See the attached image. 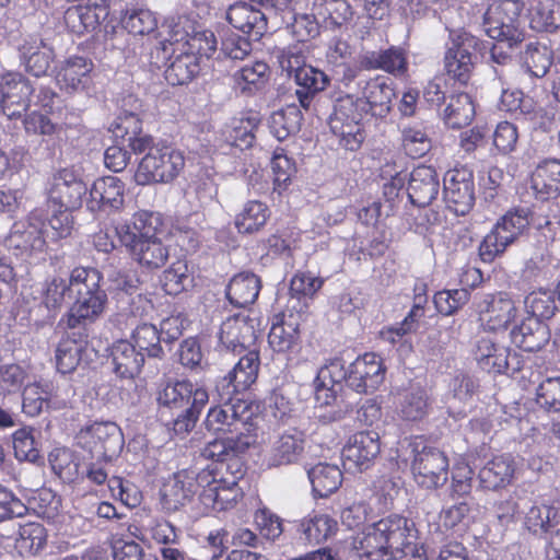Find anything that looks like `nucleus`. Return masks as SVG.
<instances>
[{
    "label": "nucleus",
    "instance_id": "obj_1",
    "mask_svg": "<svg viewBox=\"0 0 560 560\" xmlns=\"http://www.w3.org/2000/svg\"><path fill=\"white\" fill-rule=\"evenodd\" d=\"M211 462L201 469L185 468L174 474L175 504H184L190 495L197 492L199 487L203 488L200 494L202 503L213 511H224L234 505L237 499L236 477L225 486L222 483L221 471L232 466H238V457H229ZM176 508V505H174Z\"/></svg>",
    "mask_w": 560,
    "mask_h": 560
},
{
    "label": "nucleus",
    "instance_id": "obj_2",
    "mask_svg": "<svg viewBox=\"0 0 560 560\" xmlns=\"http://www.w3.org/2000/svg\"><path fill=\"white\" fill-rule=\"evenodd\" d=\"M208 399L207 390L189 381L163 382L155 394L161 419L173 423L176 434L188 433L195 428Z\"/></svg>",
    "mask_w": 560,
    "mask_h": 560
},
{
    "label": "nucleus",
    "instance_id": "obj_3",
    "mask_svg": "<svg viewBox=\"0 0 560 560\" xmlns=\"http://www.w3.org/2000/svg\"><path fill=\"white\" fill-rule=\"evenodd\" d=\"M159 218L153 213L140 212L133 215L131 223L115 228L119 242L131 257L141 266L158 269L168 258V249L156 236Z\"/></svg>",
    "mask_w": 560,
    "mask_h": 560
},
{
    "label": "nucleus",
    "instance_id": "obj_4",
    "mask_svg": "<svg viewBox=\"0 0 560 560\" xmlns=\"http://www.w3.org/2000/svg\"><path fill=\"white\" fill-rule=\"evenodd\" d=\"M103 275L93 267H75L74 284L67 326L74 329L98 319L107 306L106 291L101 287Z\"/></svg>",
    "mask_w": 560,
    "mask_h": 560
},
{
    "label": "nucleus",
    "instance_id": "obj_5",
    "mask_svg": "<svg viewBox=\"0 0 560 560\" xmlns=\"http://www.w3.org/2000/svg\"><path fill=\"white\" fill-rule=\"evenodd\" d=\"M524 9L522 0H495L487 8L482 15V30L497 42H506L513 49L525 38L521 26V14Z\"/></svg>",
    "mask_w": 560,
    "mask_h": 560
},
{
    "label": "nucleus",
    "instance_id": "obj_6",
    "mask_svg": "<svg viewBox=\"0 0 560 560\" xmlns=\"http://www.w3.org/2000/svg\"><path fill=\"white\" fill-rule=\"evenodd\" d=\"M185 166L182 151L158 143V148L150 149L138 164L135 182L138 185L170 183L174 180Z\"/></svg>",
    "mask_w": 560,
    "mask_h": 560
},
{
    "label": "nucleus",
    "instance_id": "obj_7",
    "mask_svg": "<svg viewBox=\"0 0 560 560\" xmlns=\"http://www.w3.org/2000/svg\"><path fill=\"white\" fill-rule=\"evenodd\" d=\"M365 116L364 110L352 94L339 96L334 103L332 113L328 117V126L331 132L340 138V144L354 151L364 140L361 121Z\"/></svg>",
    "mask_w": 560,
    "mask_h": 560
},
{
    "label": "nucleus",
    "instance_id": "obj_8",
    "mask_svg": "<svg viewBox=\"0 0 560 560\" xmlns=\"http://www.w3.org/2000/svg\"><path fill=\"white\" fill-rule=\"evenodd\" d=\"M365 116L364 110L352 94L339 96L334 103L332 113L328 117V126L331 132L340 138V144L354 151L364 140L361 121Z\"/></svg>",
    "mask_w": 560,
    "mask_h": 560
},
{
    "label": "nucleus",
    "instance_id": "obj_9",
    "mask_svg": "<svg viewBox=\"0 0 560 560\" xmlns=\"http://www.w3.org/2000/svg\"><path fill=\"white\" fill-rule=\"evenodd\" d=\"M218 394L222 404L209 410L206 419L207 427L213 431L234 432L241 429L249 431L248 427H254L252 404L233 397V394H225V390H220Z\"/></svg>",
    "mask_w": 560,
    "mask_h": 560
},
{
    "label": "nucleus",
    "instance_id": "obj_10",
    "mask_svg": "<svg viewBox=\"0 0 560 560\" xmlns=\"http://www.w3.org/2000/svg\"><path fill=\"white\" fill-rule=\"evenodd\" d=\"M282 70L287 71L290 78H293L296 85V96L300 105L304 109H308L312 100L322 91H324L330 78L322 70L306 65L303 57L296 54H288L280 61Z\"/></svg>",
    "mask_w": 560,
    "mask_h": 560
},
{
    "label": "nucleus",
    "instance_id": "obj_11",
    "mask_svg": "<svg viewBox=\"0 0 560 560\" xmlns=\"http://www.w3.org/2000/svg\"><path fill=\"white\" fill-rule=\"evenodd\" d=\"M45 219L38 211H33L25 220L13 223L4 245L15 256H31L46 247L44 236Z\"/></svg>",
    "mask_w": 560,
    "mask_h": 560
},
{
    "label": "nucleus",
    "instance_id": "obj_12",
    "mask_svg": "<svg viewBox=\"0 0 560 560\" xmlns=\"http://www.w3.org/2000/svg\"><path fill=\"white\" fill-rule=\"evenodd\" d=\"M380 525L387 560H401L406 552L416 550L419 542L411 521L393 514L380 520Z\"/></svg>",
    "mask_w": 560,
    "mask_h": 560
},
{
    "label": "nucleus",
    "instance_id": "obj_13",
    "mask_svg": "<svg viewBox=\"0 0 560 560\" xmlns=\"http://www.w3.org/2000/svg\"><path fill=\"white\" fill-rule=\"evenodd\" d=\"M34 86L21 73L9 72L0 77V112L9 119L22 117L31 105Z\"/></svg>",
    "mask_w": 560,
    "mask_h": 560
},
{
    "label": "nucleus",
    "instance_id": "obj_14",
    "mask_svg": "<svg viewBox=\"0 0 560 560\" xmlns=\"http://www.w3.org/2000/svg\"><path fill=\"white\" fill-rule=\"evenodd\" d=\"M259 332V320L248 313H237L228 317L222 324L219 340L228 350L241 353L252 350Z\"/></svg>",
    "mask_w": 560,
    "mask_h": 560
},
{
    "label": "nucleus",
    "instance_id": "obj_15",
    "mask_svg": "<svg viewBox=\"0 0 560 560\" xmlns=\"http://www.w3.org/2000/svg\"><path fill=\"white\" fill-rule=\"evenodd\" d=\"M444 201L457 215L467 214L475 205V182L467 168L448 171L444 177Z\"/></svg>",
    "mask_w": 560,
    "mask_h": 560
},
{
    "label": "nucleus",
    "instance_id": "obj_16",
    "mask_svg": "<svg viewBox=\"0 0 560 560\" xmlns=\"http://www.w3.org/2000/svg\"><path fill=\"white\" fill-rule=\"evenodd\" d=\"M359 86L361 89V96H355V98L364 114L385 118L390 113L393 101L396 97L393 82L388 79L376 77L360 82Z\"/></svg>",
    "mask_w": 560,
    "mask_h": 560
},
{
    "label": "nucleus",
    "instance_id": "obj_17",
    "mask_svg": "<svg viewBox=\"0 0 560 560\" xmlns=\"http://www.w3.org/2000/svg\"><path fill=\"white\" fill-rule=\"evenodd\" d=\"M78 445L91 455L114 454L121 447L119 427L112 422H94L77 436Z\"/></svg>",
    "mask_w": 560,
    "mask_h": 560
},
{
    "label": "nucleus",
    "instance_id": "obj_18",
    "mask_svg": "<svg viewBox=\"0 0 560 560\" xmlns=\"http://www.w3.org/2000/svg\"><path fill=\"white\" fill-rule=\"evenodd\" d=\"M125 203V184L115 176H104L94 180L88 209L93 213L110 214L122 209Z\"/></svg>",
    "mask_w": 560,
    "mask_h": 560
},
{
    "label": "nucleus",
    "instance_id": "obj_19",
    "mask_svg": "<svg viewBox=\"0 0 560 560\" xmlns=\"http://www.w3.org/2000/svg\"><path fill=\"white\" fill-rule=\"evenodd\" d=\"M18 51L21 63L34 77L46 74L55 59L54 47L36 34L22 36Z\"/></svg>",
    "mask_w": 560,
    "mask_h": 560
},
{
    "label": "nucleus",
    "instance_id": "obj_20",
    "mask_svg": "<svg viewBox=\"0 0 560 560\" xmlns=\"http://www.w3.org/2000/svg\"><path fill=\"white\" fill-rule=\"evenodd\" d=\"M385 369L375 353H365L350 363L349 388L358 394L375 390L384 381Z\"/></svg>",
    "mask_w": 560,
    "mask_h": 560
},
{
    "label": "nucleus",
    "instance_id": "obj_21",
    "mask_svg": "<svg viewBox=\"0 0 560 560\" xmlns=\"http://www.w3.org/2000/svg\"><path fill=\"white\" fill-rule=\"evenodd\" d=\"M477 42L472 36H465L459 42H453L445 52L444 68L450 78L462 85H466L471 78L476 55L471 49Z\"/></svg>",
    "mask_w": 560,
    "mask_h": 560
},
{
    "label": "nucleus",
    "instance_id": "obj_22",
    "mask_svg": "<svg viewBox=\"0 0 560 560\" xmlns=\"http://www.w3.org/2000/svg\"><path fill=\"white\" fill-rule=\"evenodd\" d=\"M86 192V185L72 171L65 168L55 175L48 200L58 208L77 210L82 206Z\"/></svg>",
    "mask_w": 560,
    "mask_h": 560
},
{
    "label": "nucleus",
    "instance_id": "obj_23",
    "mask_svg": "<svg viewBox=\"0 0 560 560\" xmlns=\"http://www.w3.org/2000/svg\"><path fill=\"white\" fill-rule=\"evenodd\" d=\"M478 312L486 328L493 331L506 328L516 316L515 304L505 293L485 296Z\"/></svg>",
    "mask_w": 560,
    "mask_h": 560
},
{
    "label": "nucleus",
    "instance_id": "obj_24",
    "mask_svg": "<svg viewBox=\"0 0 560 560\" xmlns=\"http://www.w3.org/2000/svg\"><path fill=\"white\" fill-rule=\"evenodd\" d=\"M228 22L243 34L257 42L267 31V16L246 2L231 4L226 11Z\"/></svg>",
    "mask_w": 560,
    "mask_h": 560
},
{
    "label": "nucleus",
    "instance_id": "obj_25",
    "mask_svg": "<svg viewBox=\"0 0 560 560\" xmlns=\"http://www.w3.org/2000/svg\"><path fill=\"white\" fill-rule=\"evenodd\" d=\"M258 351L255 349L248 350L247 353L238 360L234 369L217 383L215 389L217 392L225 390V394H234L241 389H246L255 383L258 376Z\"/></svg>",
    "mask_w": 560,
    "mask_h": 560
},
{
    "label": "nucleus",
    "instance_id": "obj_26",
    "mask_svg": "<svg viewBox=\"0 0 560 560\" xmlns=\"http://www.w3.org/2000/svg\"><path fill=\"white\" fill-rule=\"evenodd\" d=\"M439 188L438 174L431 166H418L409 174L407 194L413 206H429L438 196Z\"/></svg>",
    "mask_w": 560,
    "mask_h": 560
},
{
    "label": "nucleus",
    "instance_id": "obj_27",
    "mask_svg": "<svg viewBox=\"0 0 560 560\" xmlns=\"http://www.w3.org/2000/svg\"><path fill=\"white\" fill-rule=\"evenodd\" d=\"M108 358L112 372L121 380H132L138 376L145 362L141 353L125 339L112 345Z\"/></svg>",
    "mask_w": 560,
    "mask_h": 560
},
{
    "label": "nucleus",
    "instance_id": "obj_28",
    "mask_svg": "<svg viewBox=\"0 0 560 560\" xmlns=\"http://www.w3.org/2000/svg\"><path fill=\"white\" fill-rule=\"evenodd\" d=\"M512 342L527 352L541 350L550 340L549 326L537 317H526L511 330Z\"/></svg>",
    "mask_w": 560,
    "mask_h": 560
},
{
    "label": "nucleus",
    "instance_id": "obj_29",
    "mask_svg": "<svg viewBox=\"0 0 560 560\" xmlns=\"http://www.w3.org/2000/svg\"><path fill=\"white\" fill-rule=\"evenodd\" d=\"M93 63L84 57H70L57 73L56 80L61 90L68 93L85 91L92 83Z\"/></svg>",
    "mask_w": 560,
    "mask_h": 560
},
{
    "label": "nucleus",
    "instance_id": "obj_30",
    "mask_svg": "<svg viewBox=\"0 0 560 560\" xmlns=\"http://www.w3.org/2000/svg\"><path fill=\"white\" fill-rule=\"evenodd\" d=\"M360 66L365 70H383L395 77H402L408 71L406 51L397 46L366 51L360 58Z\"/></svg>",
    "mask_w": 560,
    "mask_h": 560
},
{
    "label": "nucleus",
    "instance_id": "obj_31",
    "mask_svg": "<svg viewBox=\"0 0 560 560\" xmlns=\"http://www.w3.org/2000/svg\"><path fill=\"white\" fill-rule=\"evenodd\" d=\"M530 187L537 199L547 201L560 195V161L546 160L534 171Z\"/></svg>",
    "mask_w": 560,
    "mask_h": 560
},
{
    "label": "nucleus",
    "instance_id": "obj_32",
    "mask_svg": "<svg viewBox=\"0 0 560 560\" xmlns=\"http://www.w3.org/2000/svg\"><path fill=\"white\" fill-rule=\"evenodd\" d=\"M86 348L88 340L85 334H68L59 341L56 349L57 370L62 374L72 373L82 361Z\"/></svg>",
    "mask_w": 560,
    "mask_h": 560
},
{
    "label": "nucleus",
    "instance_id": "obj_33",
    "mask_svg": "<svg viewBox=\"0 0 560 560\" xmlns=\"http://www.w3.org/2000/svg\"><path fill=\"white\" fill-rule=\"evenodd\" d=\"M411 468L421 487L433 489L443 486L447 480V457H415Z\"/></svg>",
    "mask_w": 560,
    "mask_h": 560
},
{
    "label": "nucleus",
    "instance_id": "obj_34",
    "mask_svg": "<svg viewBox=\"0 0 560 560\" xmlns=\"http://www.w3.org/2000/svg\"><path fill=\"white\" fill-rule=\"evenodd\" d=\"M268 342L277 352H294L301 343L299 317L294 314L284 315L281 322L272 325Z\"/></svg>",
    "mask_w": 560,
    "mask_h": 560
},
{
    "label": "nucleus",
    "instance_id": "obj_35",
    "mask_svg": "<svg viewBox=\"0 0 560 560\" xmlns=\"http://www.w3.org/2000/svg\"><path fill=\"white\" fill-rule=\"evenodd\" d=\"M260 288L259 277L253 272L243 271L231 279L226 288V298L234 306L246 307L257 300Z\"/></svg>",
    "mask_w": 560,
    "mask_h": 560
},
{
    "label": "nucleus",
    "instance_id": "obj_36",
    "mask_svg": "<svg viewBox=\"0 0 560 560\" xmlns=\"http://www.w3.org/2000/svg\"><path fill=\"white\" fill-rule=\"evenodd\" d=\"M128 341L144 359L163 360L166 357L161 334L158 332V327L153 324L138 325Z\"/></svg>",
    "mask_w": 560,
    "mask_h": 560
},
{
    "label": "nucleus",
    "instance_id": "obj_37",
    "mask_svg": "<svg viewBox=\"0 0 560 560\" xmlns=\"http://www.w3.org/2000/svg\"><path fill=\"white\" fill-rule=\"evenodd\" d=\"M315 398L320 407L331 406L332 410L329 413H320L319 418L322 421H339L346 412L348 405L345 401H349L350 393L341 390V387L331 386L315 380Z\"/></svg>",
    "mask_w": 560,
    "mask_h": 560
},
{
    "label": "nucleus",
    "instance_id": "obj_38",
    "mask_svg": "<svg viewBox=\"0 0 560 560\" xmlns=\"http://www.w3.org/2000/svg\"><path fill=\"white\" fill-rule=\"evenodd\" d=\"M107 14L106 8L72 5L66 10L63 21L71 33L82 35L95 30L101 20H104Z\"/></svg>",
    "mask_w": 560,
    "mask_h": 560
},
{
    "label": "nucleus",
    "instance_id": "obj_39",
    "mask_svg": "<svg viewBox=\"0 0 560 560\" xmlns=\"http://www.w3.org/2000/svg\"><path fill=\"white\" fill-rule=\"evenodd\" d=\"M199 72V57L195 52L185 49L173 56L164 73L170 84L184 85L192 81Z\"/></svg>",
    "mask_w": 560,
    "mask_h": 560
},
{
    "label": "nucleus",
    "instance_id": "obj_40",
    "mask_svg": "<svg viewBox=\"0 0 560 560\" xmlns=\"http://www.w3.org/2000/svg\"><path fill=\"white\" fill-rule=\"evenodd\" d=\"M518 237L512 228L498 220L479 246L481 259L486 262H491L495 256L503 254L508 246L516 242Z\"/></svg>",
    "mask_w": 560,
    "mask_h": 560
},
{
    "label": "nucleus",
    "instance_id": "obj_41",
    "mask_svg": "<svg viewBox=\"0 0 560 560\" xmlns=\"http://www.w3.org/2000/svg\"><path fill=\"white\" fill-rule=\"evenodd\" d=\"M140 107V103L132 95L124 98L121 113L112 125L115 137L120 138L122 142H125V138L142 132Z\"/></svg>",
    "mask_w": 560,
    "mask_h": 560
},
{
    "label": "nucleus",
    "instance_id": "obj_42",
    "mask_svg": "<svg viewBox=\"0 0 560 560\" xmlns=\"http://www.w3.org/2000/svg\"><path fill=\"white\" fill-rule=\"evenodd\" d=\"M270 217L268 206L258 200L247 201L236 214L234 225L241 234H255L267 223Z\"/></svg>",
    "mask_w": 560,
    "mask_h": 560
},
{
    "label": "nucleus",
    "instance_id": "obj_43",
    "mask_svg": "<svg viewBox=\"0 0 560 560\" xmlns=\"http://www.w3.org/2000/svg\"><path fill=\"white\" fill-rule=\"evenodd\" d=\"M475 116V106L467 93H457L448 96V102L443 109L444 122L454 129L463 128L470 124Z\"/></svg>",
    "mask_w": 560,
    "mask_h": 560
},
{
    "label": "nucleus",
    "instance_id": "obj_44",
    "mask_svg": "<svg viewBox=\"0 0 560 560\" xmlns=\"http://www.w3.org/2000/svg\"><path fill=\"white\" fill-rule=\"evenodd\" d=\"M353 548L360 558L387 560L380 521L369 526L361 535L354 538Z\"/></svg>",
    "mask_w": 560,
    "mask_h": 560
},
{
    "label": "nucleus",
    "instance_id": "obj_45",
    "mask_svg": "<svg viewBox=\"0 0 560 560\" xmlns=\"http://www.w3.org/2000/svg\"><path fill=\"white\" fill-rule=\"evenodd\" d=\"M314 10L322 19L325 28L336 30L346 25L353 16L351 5L347 0H320Z\"/></svg>",
    "mask_w": 560,
    "mask_h": 560
},
{
    "label": "nucleus",
    "instance_id": "obj_46",
    "mask_svg": "<svg viewBox=\"0 0 560 560\" xmlns=\"http://www.w3.org/2000/svg\"><path fill=\"white\" fill-rule=\"evenodd\" d=\"M313 491L320 498L335 492L341 485L342 472L337 465L317 464L308 470Z\"/></svg>",
    "mask_w": 560,
    "mask_h": 560
},
{
    "label": "nucleus",
    "instance_id": "obj_47",
    "mask_svg": "<svg viewBox=\"0 0 560 560\" xmlns=\"http://www.w3.org/2000/svg\"><path fill=\"white\" fill-rule=\"evenodd\" d=\"M530 27L537 32L553 33L560 27V3L538 1L530 10Z\"/></svg>",
    "mask_w": 560,
    "mask_h": 560
},
{
    "label": "nucleus",
    "instance_id": "obj_48",
    "mask_svg": "<svg viewBox=\"0 0 560 560\" xmlns=\"http://www.w3.org/2000/svg\"><path fill=\"white\" fill-rule=\"evenodd\" d=\"M120 23L124 30L133 35H150L158 28L153 12L144 8H126L121 10Z\"/></svg>",
    "mask_w": 560,
    "mask_h": 560
},
{
    "label": "nucleus",
    "instance_id": "obj_49",
    "mask_svg": "<svg viewBox=\"0 0 560 560\" xmlns=\"http://www.w3.org/2000/svg\"><path fill=\"white\" fill-rule=\"evenodd\" d=\"M523 65L535 78H544L553 61L552 50L545 44L535 42L526 45L522 55Z\"/></svg>",
    "mask_w": 560,
    "mask_h": 560
},
{
    "label": "nucleus",
    "instance_id": "obj_50",
    "mask_svg": "<svg viewBox=\"0 0 560 560\" xmlns=\"http://www.w3.org/2000/svg\"><path fill=\"white\" fill-rule=\"evenodd\" d=\"M268 78L269 67L262 61L245 65L233 74L236 88L243 93H252L261 89L268 81Z\"/></svg>",
    "mask_w": 560,
    "mask_h": 560
},
{
    "label": "nucleus",
    "instance_id": "obj_51",
    "mask_svg": "<svg viewBox=\"0 0 560 560\" xmlns=\"http://www.w3.org/2000/svg\"><path fill=\"white\" fill-rule=\"evenodd\" d=\"M302 114L295 105L275 112L269 120L272 135L279 140H285L290 135L300 130Z\"/></svg>",
    "mask_w": 560,
    "mask_h": 560
},
{
    "label": "nucleus",
    "instance_id": "obj_52",
    "mask_svg": "<svg viewBox=\"0 0 560 560\" xmlns=\"http://www.w3.org/2000/svg\"><path fill=\"white\" fill-rule=\"evenodd\" d=\"M525 306L528 317H537L541 322L551 319L559 310L556 292L547 290L529 293L525 299Z\"/></svg>",
    "mask_w": 560,
    "mask_h": 560
},
{
    "label": "nucleus",
    "instance_id": "obj_53",
    "mask_svg": "<svg viewBox=\"0 0 560 560\" xmlns=\"http://www.w3.org/2000/svg\"><path fill=\"white\" fill-rule=\"evenodd\" d=\"M163 27L167 28L168 37L164 39L176 50H185L189 40L196 32L195 23L186 15L172 16L166 19Z\"/></svg>",
    "mask_w": 560,
    "mask_h": 560
},
{
    "label": "nucleus",
    "instance_id": "obj_54",
    "mask_svg": "<svg viewBox=\"0 0 560 560\" xmlns=\"http://www.w3.org/2000/svg\"><path fill=\"white\" fill-rule=\"evenodd\" d=\"M192 279L188 273V266L185 261L178 260L163 272L161 278L165 293L177 295L191 285Z\"/></svg>",
    "mask_w": 560,
    "mask_h": 560
},
{
    "label": "nucleus",
    "instance_id": "obj_55",
    "mask_svg": "<svg viewBox=\"0 0 560 560\" xmlns=\"http://www.w3.org/2000/svg\"><path fill=\"white\" fill-rule=\"evenodd\" d=\"M337 523L326 514H316L301 522V530L308 541L319 544L336 529Z\"/></svg>",
    "mask_w": 560,
    "mask_h": 560
},
{
    "label": "nucleus",
    "instance_id": "obj_56",
    "mask_svg": "<svg viewBox=\"0 0 560 560\" xmlns=\"http://www.w3.org/2000/svg\"><path fill=\"white\" fill-rule=\"evenodd\" d=\"M428 412L427 393L421 387H411L400 402V415L405 420H421Z\"/></svg>",
    "mask_w": 560,
    "mask_h": 560
},
{
    "label": "nucleus",
    "instance_id": "obj_57",
    "mask_svg": "<svg viewBox=\"0 0 560 560\" xmlns=\"http://www.w3.org/2000/svg\"><path fill=\"white\" fill-rule=\"evenodd\" d=\"M74 268L70 272L69 280L60 277L52 278L46 288L44 303L49 310L59 308L65 302L66 298L72 301L73 292L71 288L74 284Z\"/></svg>",
    "mask_w": 560,
    "mask_h": 560
},
{
    "label": "nucleus",
    "instance_id": "obj_58",
    "mask_svg": "<svg viewBox=\"0 0 560 560\" xmlns=\"http://www.w3.org/2000/svg\"><path fill=\"white\" fill-rule=\"evenodd\" d=\"M513 474L510 457H492L480 471V478L492 489L501 487L509 481Z\"/></svg>",
    "mask_w": 560,
    "mask_h": 560
},
{
    "label": "nucleus",
    "instance_id": "obj_59",
    "mask_svg": "<svg viewBox=\"0 0 560 560\" xmlns=\"http://www.w3.org/2000/svg\"><path fill=\"white\" fill-rule=\"evenodd\" d=\"M470 299V291L465 288L444 290L435 293L434 304L439 313L452 315L463 307Z\"/></svg>",
    "mask_w": 560,
    "mask_h": 560
},
{
    "label": "nucleus",
    "instance_id": "obj_60",
    "mask_svg": "<svg viewBox=\"0 0 560 560\" xmlns=\"http://www.w3.org/2000/svg\"><path fill=\"white\" fill-rule=\"evenodd\" d=\"M557 516V510L549 505H533L526 512L525 525L526 527L537 534L538 532L547 533L553 527V521Z\"/></svg>",
    "mask_w": 560,
    "mask_h": 560
},
{
    "label": "nucleus",
    "instance_id": "obj_61",
    "mask_svg": "<svg viewBox=\"0 0 560 560\" xmlns=\"http://www.w3.org/2000/svg\"><path fill=\"white\" fill-rule=\"evenodd\" d=\"M343 451L352 455H378L381 452L380 438L376 432L361 431L350 436Z\"/></svg>",
    "mask_w": 560,
    "mask_h": 560
},
{
    "label": "nucleus",
    "instance_id": "obj_62",
    "mask_svg": "<svg viewBox=\"0 0 560 560\" xmlns=\"http://www.w3.org/2000/svg\"><path fill=\"white\" fill-rule=\"evenodd\" d=\"M46 529L39 523H28L20 527V548L35 555L46 545Z\"/></svg>",
    "mask_w": 560,
    "mask_h": 560
},
{
    "label": "nucleus",
    "instance_id": "obj_63",
    "mask_svg": "<svg viewBox=\"0 0 560 560\" xmlns=\"http://www.w3.org/2000/svg\"><path fill=\"white\" fill-rule=\"evenodd\" d=\"M402 145L411 158H421L431 149V140L427 132L418 128H406L402 131Z\"/></svg>",
    "mask_w": 560,
    "mask_h": 560
},
{
    "label": "nucleus",
    "instance_id": "obj_64",
    "mask_svg": "<svg viewBox=\"0 0 560 560\" xmlns=\"http://www.w3.org/2000/svg\"><path fill=\"white\" fill-rule=\"evenodd\" d=\"M537 402L549 411H560V375L548 377L537 388Z\"/></svg>",
    "mask_w": 560,
    "mask_h": 560
}]
</instances>
